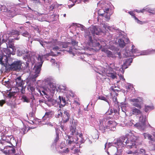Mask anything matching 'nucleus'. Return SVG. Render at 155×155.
I'll use <instances>...</instances> for the list:
<instances>
[{"label": "nucleus", "mask_w": 155, "mask_h": 155, "mask_svg": "<svg viewBox=\"0 0 155 155\" xmlns=\"http://www.w3.org/2000/svg\"><path fill=\"white\" fill-rule=\"evenodd\" d=\"M6 51L7 52L8 54V56H9V54H11V52L9 49H7L6 50Z\"/></svg>", "instance_id": "60"}, {"label": "nucleus", "mask_w": 155, "mask_h": 155, "mask_svg": "<svg viewBox=\"0 0 155 155\" xmlns=\"http://www.w3.org/2000/svg\"><path fill=\"white\" fill-rule=\"evenodd\" d=\"M136 137L134 136L130 138V140L126 136L122 137L117 140L115 145H117L118 147H124L126 146L128 148H136Z\"/></svg>", "instance_id": "2"}, {"label": "nucleus", "mask_w": 155, "mask_h": 155, "mask_svg": "<svg viewBox=\"0 0 155 155\" xmlns=\"http://www.w3.org/2000/svg\"><path fill=\"white\" fill-rule=\"evenodd\" d=\"M71 44L73 45H77L78 44V42H76L74 40H72Z\"/></svg>", "instance_id": "50"}, {"label": "nucleus", "mask_w": 155, "mask_h": 155, "mask_svg": "<svg viewBox=\"0 0 155 155\" xmlns=\"http://www.w3.org/2000/svg\"><path fill=\"white\" fill-rule=\"evenodd\" d=\"M2 56L0 55V63L2 65L4 64L2 61Z\"/></svg>", "instance_id": "56"}, {"label": "nucleus", "mask_w": 155, "mask_h": 155, "mask_svg": "<svg viewBox=\"0 0 155 155\" xmlns=\"http://www.w3.org/2000/svg\"><path fill=\"white\" fill-rule=\"evenodd\" d=\"M52 50L54 51H64V50H62L61 49V48L58 46H55L54 47H53L52 48Z\"/></svg>", "instance_id": "34"}, {"label": "nucleus", "mask_w": 155, "mask_h": 155, "mask_svg": "<svg viewBox=\"0 0 155 155\" xmlns=\"http://www.w3.org/2000/svg\"><path fill=\"white\" fill-rule=\"evenodd\" d=\"M95 100H94L93 101V100H92L90 103H89V104H88V105H91V106H92V107H93L94 106V104L95 103Z\"/></svg>", "instance_id": "43"}, {"label": "nucleus", "mask_w": 155, "mask_h": 155, "mask_svg": "<svg viewBox=\"0 0 155 155\" xmlns=\"http://www.w3.org/2000/svg\"><path fill=\"white\" fill-rule=\"evenodd\" d=\"M101 51L106 53L107 56L112 60H114L116 57L114 53L108 50L107 48H102L101 49Z\"/></svg>", "instance_id": "14"}, {"label": "nucleus", "mask_w": 155, "mask_h": 155, "mask_svg": "<svg viewBox=\"0 0 155 155\" xmlns=\"http://www.w3.org/2000/svg\"><path fill=\"white\" fill-rule=\"evenodd\" d=\"M69 150L68 148H64L63 150V151H61V153H67L69 152Z\"/></svg>", "instance_id": "39"}, {"label": "nucleus", "mask_w": 155, "mask_h": 155, "mask_svg": "<svg viewBox=\"0 0 155 155\" xmlns=\"http://www.w3.org/2000/svg\"><path fill=\"white\" fill-rule=\"evenodd\" d=\"M119 75V76L120 80H122L123 82H124L125 81V79L124 78L123 76L121 74Z\"/></svg>", "instance_id": "46"}, {"label": "nucleus", "mask_w": 155, "mask_h": 155, "mask_svg": "<svg viewBox=\"0 0 155 155\" xmlns=\"http://www.w3.org/2000/svg\"><path fill=\"white\" fill-rule=\"evenodd\" d=\"M27 128L26 127H23L22 128V131L24 134H25L27 131H26Z\"/></svg>", "instance_id": "57"}, {"label": "nucleus", "mask_w": 155, "mask_h": 155, "mask_svg": "<svg viewBox=\"0 0 155 155\" xmlns=\"http://www.w3.org/2000/svg\"><path fill=\"white\" fill-rule=\"evenodd\" d=\"M143 135L144 136L145 139L147 138L151 140H153V138L152 137V136L150 134L147 133H144L143 134Z\"/></svg>", "instance_id": "30"}, {"label": "nucleus", "mask_w": 155, "mask_h": 155, "mask_svg": "<svg viewBox=\"0 0 155 155\" xmlns=\"http://www.w3.org/2000/svg\"><path fill=\"white\" fill-rule=\"evenodd\" d=\"M71 45V44L69 42H62L61 44L60 45V47L61 48H69V50H68V51L70 53H72V49L69 46V45Z\"/></svg>", "instance_id": "19"}, {"label": "nucleus", "mask_w": 155, "mask_h": 155, "mask_svg": "<svg viewBox=\"0 0 155 155\" xmlns=\"http://www.w3.org/2000/svg\"><path fill=\"white\" fill-rule=\"evenodd\" d=\"M22 98L23 100V101L24 102L29 103L30 102V100L25 96H23Z\"/></svg>", "instance_id": "38"}, {"label": "nucleus", "mask_w": 155, "mask_h": 155, "mask_svg": "<svg viewBox=\"0 0 155 155\" xmlns=\"http://www.w3.org/2000/svg\"><path fill=\"white\" fill-rule=\"evenodd\" d=\"M129 101L131 104L139 109L142 108L141 104L143 103V101L140 97L137 98H131L129 99Z\"/></svg>", "instance_id": "8"}, {"label": "nucleus", "mask_w": 155, "mask_h": 155, "mask_svg": "<svg viewBox=\"0 0 155 155\" xmlns=\"http://www.w3.org/2000/svg\"><path fill=\"white\" fill-rule=\"evenodd\" d=\"M28 87L31 91L32 94L34 93L35 94H36L35 93V88L34 87L31 86V85H29L28 86Z\"/></svg>", "instance_id": "36"}, {"label": "nucleus", "mask_w": 155, "mask_h": 155, "mask_svg": "<svg viewBox=\"0 0 155 155\" xmlns=\"http://www.w3.org/2000/svg\"><path fill=\"white\" fill-rule=\"evenodd\" d=\"M98 99H100L101 100H104L106 102H107L108 104L110 105V103L109 101L108 100V99L105 97L103 96H100L98 97Z\"/></svg>", "instance_id": "32"}, {"label": "nucleus", "mask_w": 155, "mask_h": 155, "mask_svg": "<svg viewBox=\"0 0 155 155\" xmlns=\"http://www.w3.org/2000/svg\"><path fill=\"white\" fill-rule=\"evenodd\" d=\"M18 55L19 56L24 55V58L25 60H28L30 57V55L29 54V51L27 50H22L20 51L18 53Z\"/></svg>", "instance_id": "16"}, {"label": "nucleus", "mask_w": 155, "mask_h": 155, "mask_svg": "<svg viewBox=\"0 0 155 155\" xmlns=\"http://www.w3.org/2000/svg\"><path fill=\"white\" fill-rule=\"evenodd\" d=\"M36 90L38 92L41 96H43L44 95L48 96V94L45 90H41L37 88Z\"/></svg>", "instance_id": "29"}, {"label": "nucleus", "mask_w": 155, "mask_h": 155, "mask_svg": "<svg viewBox=\"0 0 155 155\" xmlns=\"http://www.w3.org/2000/svg\"><path fill=\"white\" fill-rule=\"evenodd\" d=\"M62 111L61 109L58 110V118L62 117L63 116Z\"/></svg>", "instance_id": "37"}, {"label": "nucleus", "mask_w": 155, "mask_h": 155, "mask_svg": "<svg viewBox=\"0 0 155 155\" xmlns=\"http://www.w3.org/2000/svg\"><path fill=\"white\" fill-rule=\"evenodd\" d=\"M59 139V138L58 133H56V137L54 140V143H56L58 141Z\"/></svg>", "instance_id": "40"}, {"label": "nucleus", "mask_w": 155, "mask_h": 155, "mask_svg": "<svg viewBox=\"0 0 155 155\" xmlns=\"http://www.w3.org/2000/svg\"><path fill=\"white\" fill-rule=\"evenodd\" d=\"M58 98L60 100V107L61 106L62 107H64L66 104V101L65 97L59 96L58 97Z\"/></svg>", "instance_id": "22"}, {"label": "nucleus", "mask_w": 155, "mask_h": 155, "mask_svg": "<svg viewBox=\"0 0 155 155\" xmlns=\"http://www.w3.org/2000/svg\"><path fill=\"white\" fill-rule=\"evenodd\" d=\"M147 120V116L141 115L139 117L140 123L135 124L134 126L140 130H143L146 128V122Z\"/></svg>", "instance_id": "5"}, {"label": "nucleus", "mask_w": 155, "mask_h": 155, "mask_svg": "<svg viewBox=\"0 0 155 155\" xmlns=\"http://www.w3.org/2000/svg\"><path fill=\"white\" fill-rule=\"evenodd\" d=\"M118 43L121 47L123 48L125 45V40L123 38H120L118 40Z\"/></svg>", "instance_id": "27"}, {"label": "nucleus", "mask_w": 155, "mask_h": 155, "mask_svg": "<svg viewBox=\"0 0 155 155\" xmlns=\"http://www.w3.org/2000/svg\"><path fill=\"white\" fill-rule=\"evenodd\" d=\"M132 113L133 115H138L141 113V111L140 109L137 108L135 107H133L131 110Z\"/></svg>", "instance_id": "24"}, {"label": "nucleus", "mask_w": 155, "mask_h": 155, "mask_svg": "<svg viewBox=\"0 0 155 155\" xmlns=\"http://www.w3.org/2000/svg\"><path fill=\"white\" fill-rule=\"evenodd\" d=\"M132 48L130 50H128L127 48L125 50V53H123L124 57H132L133 56H137L140 55H146L152 54L155 51V50L148 49L142 51L140 54L134 55L133 54L138 53L139 51L136 48H134L135 46L133 45L131 47Z\"/></svg>", "instance_id": "3"}, {"label": "nucleus", "mask_w": 155, "mask_h": 155, "mask_svg": "<svg viewBox=\"0 0 155 155\" xmlns=\"http://www.w3.org/2000/svg\"><path fill=\"white\" fill-rule=\"evenodd\" d=\"M110 89L113 91L114 92H116V91H117V92H118V90H117V89H114V86H112L111 87H110Z\"/></svg>", "instance_id": "55"}, {"label": "nucleus", "mask_w": 155, "mask_h": 155, "mask_svg": "<svg viewBox=\"0 0 155 155\" xmlns=\"http://www.w3.org/2000/svg\"><path fill=\"white\" fill-rule=\"evenodd\" d=\"M112 149L114 151V154L112 153L111 155H120V153L118 151L117 147H112Z\"/></svg>", "instance_id": "28"}, {"label": "nucleus", "mask_w": 155, "mask_h": 155, "mask_svg": "<svg viewBox=\"0 0 155 155\" xmlns=\"http://www.w3.org/2000/svg\"><path fill=\"white\" fill-rule=\"evenodd\" d=\"M54 115V112L52 110H47L42 118V122L48 121Z\"/></svg>", "instance_id": "11"}, {"label": "nucleus", "mask_w": 155, "mask_h": 155, "mask_svg": "<svg viewBox=\"0 0 155 155\" xmlns=\"http://www.w3.org/2000/svg\"><path fill=\"white\" fill-rule=\"evenodd\" d=\"M8 96L10 98H12L13 96H14L13 94L12 93L10 92L8 94Z\"/></svg>", "instance_id": "58"}, {"label": "nucleus", "mask_w": 155, "mask_h": 155, "mask_svg": "<svg viewBox=\"0 0 155 155\" xmlns=\"http://www.w3.org/2000/svg\"><path fill=\"white\" fill-rule=\"evenodd\" d=\"M146 11L150 13H152V14H155L154 9H151L150 8H146Z\"/></svg>", "instance_id": "35"}, {"label": "nucleus", "mask_w": 155, "mask_h": 155, "mask_svg": "<svg viewBox=\"0 0 155 155\" xmlns=\"http://www.w3.org/2000/svg\"><path fill=\"white\" fill-rule=\"evenodd\" d=\"M102 15H104V16L105 18H106L107 21L109 20L110 18V16L109 15H107L105 14H102Z\"/></svg>", "instance_id": "52"}, {"label": "nucleus", "mask_w": 155, "mask_h": 155, "mask_svg": "<svg viewBox=\"0 0 155 155\" xmlns=\"http://www.w3.org/2000/svg\"><path fill=\"white\" fill-rule=\"evenodd\" d=\"M22 35L24 36L27 37L29 35V33L28 31H25L22 33Z\"/></svg>", "instance_id": "47"}, {"label": "nucleus", "mask_w": 155, "mask_h": 155, "mask_svg": "<svg viewBox=\"0 0 155 155\" xmlns=\"http://www.w3.org/2000/svg\"><path fill=\"white\" fill-rule=\"evenodd\" d=\"M22 63L20 61H14L10 65V68L13 71L19 70L21 68Z\"/></svg>", "instance_id": "10"}, {"label": "nucleus", "mask_w": 155, "mask_h": 155, "mask_svg": "<svg viewBox=\"0 0 155 155\" xmlns=\"http://www.w3.org/2000/svg\"><path fill=\"white\" fill-rule=\"evenodd\" d=\"M113 111L114 112L115 114L117 113L118 112V110L117 109L114 108H113Z\"/></svg>", "instance_id": "62"}, {"label": "nucleus", "mask_w": 155, "mask_h": 155, "mask_svg": "<svg viewBox=\"0 0 155 155\" xmlns=\"http://www.w3.org/2000/svg\"><path fill=\"white\" fill-rule=\"evenodd\" d=\"M1 139L3 141V142L5 143V142L11 143V141L12 138V137L11 136H5V135L3 133L1 134Z\"/></svg>", "instance_id": "18"}, {"label": "nucleus", "mask_w": 155, "mask_h": 155, "mask_svg": "<svg viewBox=\"0 0 155 155\" xmlns=\"http://www.w3.org/2000/svg\"><path fill=\"white\" fill-rule=\"evenodd\" d=\"M16 82V85L18 87H23V82L22 80L21 79V76H19L17 77L15 80Z\"/></svg>", "instance_id": "20"}, {"label": "nucleus", "mask_w": 155, "mask_h": 155, "mask_svg": "<svg viewBox=\"0 0 155 155\" xmlns=\"http://www.w3.org/2000/svg\"><path fill=\"white\" fill-rule=\"evenodd\" d=\"M44 124H47L48 126L52 127L53 126V124L52 123H51V122H45V123H43Z\"/></svg>", "instance_id": "53"}, {"label": "nucleus", "mask_w": 155, "mask_h": 155, "mask_svg": "<svg viewBox=\"0 0 155 155\" xmlns=\"http://www.w3.org/2000/svg\"><path fill=\"white\" fill-rule=\"evenodd\" d=\"M58 89L60 91H64L67 90V87L66 86L63 85H60L58 87Z\"/></svg>", "instance_id": "33"}, {"label": "nucleus", "mask_w": 155, "mask_h": 155, "mask_svg": "<svg viewBox=\"0 0 155 155\" xmlns=\"http://www.w3.org/2000/svg\"><path fill=\"white\" fill-rule=\"evenodd\" d=\"M101 25H103L105 30L108 31H116L118 33V37L123 38L125 36L123 34V32L121 30H119L118 28L115 27L114 25L110 26L109 24L107 23H102Z\"/></svg>", "instance_id": "4"}, {"label": "nucleus", "mask_w": 155, "mask_h": 155, "mask_svg": "<svg viewBox=\"0 0 155 155\" xmlns=\"http://www.w3.org/2000/svg\"><path fill=\"white\" fill-rule=\"evenodd\" d=\"M12 33L14 35H18L19 34V32L16 30H13L12 31Z\"/></svg>", "instance_id": "45"}, {"label": "nucleus", "mask_w": 155, "mask_h": 155, "mask_svg": "<svg viewBox=\"0 0 155 155\" xmlns=\"http://www.w3.org/2000/svg\"><path fill=\"white\" fill-rule=\"evenodd\" d=\"M90 42L89 43V45L93 47H95L98 46L100 48L101 47V45H100L99 42L100 41L102 43V40L98 39L97 40L95 39L94 38V40L92 39V38L91 36H89Z\"/></svg>", "instance_id": "9"}, {"label": "nucleus", "mask_w": 155, "mask_h": 155, "mask_svg": "<svg viewBox=\"0 0 155 155\" xmlns=\"http://www.w3.org/2000/svg\"><path fill=\"white\" fill-rule=\"evenodd\" d=\"M128 13L132 16L134 18L136 22L138 24H142V21L139 20L137 17L135 16L133 12L132 11H130L128 12Z\"/></svg>", "instance_id": "26"}, {"label": "nucleus", "mask_w": 155, "mask_h": 155, "mask_svg": "<svg viewBox=\"0 0 155 155\" xmlns=\"http://www.w3.org/2000/svg\"><path fill=\"white\" fill-rule=\"evenodd\" d=\"M112 99L113 101V102L115 104H116L118 103V102L117 101V98L116 97L114 96L112 98Z\"/></svg>", "instance_id": "44"}, {"label": "nucleus", "mask_w": 155, "mask_h": 155, "mask_svg": "<svg viewBox=\"0 0 155 155\" xmlns=\"http://www.w3.org/2000/svg\"><path fill=\"white\" fill-rule=\"evenodd\" d=\"M45 82L47 84V88L51 94H54L55 91L57 90L56 85L52 81V80L49 78H47L45 80Z\"/></svg>", "instance_id": "7"}, {"label": "nucleus", "mask_w": 155, "mask_h": 155, "mask_svg": "<svg viewBox=\"0 0 155 155\" xmlns=\"http://www.w3.org/2000/svg\"><path fill=\"white\" fill-rule=\"evenodd\" d=\"M111 117L107 116L104 117L102 119L99 120V130L102 133L109 130L114 131L116 129L117 123L114 121L110 120Z\"/></svg>", "instance_id": "1"}, {"label": "nucleus", "mask_w": 155, "mask_h": 155, "mask_svg": "<svg viewBox=\"0 0 155 155\" xmlns=\"http://www.w3.org/2000/svg\"><path fill=\"white\" fill-rule=\"evenodd\" d=\"M135 152H136V154L138 155V154H142L145 155H147L146 153L145 150L143 149H140L138 150H135Z\"/></svg>", "instance_id": "25"}, {"label": "nucleus", "mask_w": 155, "mask_h": 155, "mask_svg": "<svg viewBox=\"0 0 155 155\" xmlns=\"http://www.w3.org/2000/svg\"><path fill=\"white\" fill-rule=\"evenodd\" d=\"M110 76L112 79H114L116 78V76L115 75H114V74L111 73H110Z\"/></svg>", "instance_id": "51"}, {"label": "nucleus", "mask_w": 155, "mask_h": 155, "mask_svg": "<svg viewBox=\"0 0 155 155\" xmlns=\"http://www.w3.org/2000/svg\"><path fill=\"white\" fill-rule=\"evenodd\" d=\"M68 139L67 140V142L68 143V145H73L74 146V144H75L76 142V141L78 142H76V143H78L79 142H80L81 143H83L84 142V140H82L81 139L80 140V139L78 138H77V139H75V141L73 139V137L72 136H68Z\"/></svg>", "instance_id": "13"}, {"label": "nucleus", "mask_w": 155, "mask_h": 155, "mask_svg": "<svg viewBox=\"0 0 155 155\" xmlns=\"http://www.w3.org/2000/svg\"><path fill=\"white\" fill-rule=\"evenodd\" d=\"M5 103V100H0V106L2 107L3 104Z\"/></svg>", "instance_id": "48"}, {"label": "nucleus", "mask_w": 155, "mask_h": 155, "mask_svg": "<svg viewBox=\"0 0 155 155\" xmlns=\"http://www.w3.org/2000/svg\"><path fill=\"white\" fill-rule=\"evenodd\" d=\"M9 154H14L15 153V150L14 148H12L11 149H9Z\"/></svg>", "instance_id": "41"}, {"label": "nucleus", "mask_w": 155, "mask_h": 155, "mask_svg": "<svg viewBox=\"0 0 155 155\" xmlns=\"http://www.w3.org/2000/svg\"><path fill=\"white\" fill-rule=\"evenodd\" d=\"M133 59L132 58H127L125 61L122 67L120 69V71L123 74L124 72V69L127 68L130 65L131 63L132 62Z\"/></svg>", "instance_id": "12"}, {"label": "nucleus", "mask_w": 155, "mask_h": 155, "mask_svg": "<svg viewBox=\"0 0 155 155\" xmlns=\"http://www.w3.org/2000/svg\"><path fill=\"white\" fill-rule=\"evenodd\" d=\"M70 132L71 134L76 136L78 135V133L75 127L71 126L70 127Z\"/></svg>", "instance_id": "23"}, {"label": "nucleus", "mask_w": 155, "mask_h": 155, "mask_svg": "<svg viewBox=\"0 0 155 155\" xmlns=\"http://www.w3.org/2000/svg\"><path fill=\"white\" fill-rule=\"evenodd\" d=\"M101 68L102 70H100L99 69H97L96 70H95V71L101 76L104 75L105 74V71L102 68Z\"/></svg>", "instance_id": "31"}, {"label": "nucleus", "mask_w": 155, "mask_h": 155, "mask_svg": "<svg viewBox=\"0 0 155 155\" xmlns=\"http://www.w3.org/2000/svg\"><path fill=\"white\" fill-rule=\"evenodd\" d=\"M154 109V106L152 104L150 105H145L144 106V110L147 113L151 110H153Z\"/></svg>", "instance_id": "21"}, {"label": "nucleus", "mask_w": 155, "mask_h": 155, "mask_svg": "<svg viewBox=\"0 0 155 155\" xmlns=\"http://www.w3.org/2000/svg\"><path fill=\"white\" fill-rule=\"evenodd\" d=\"M111 144L110 143H108L107 144V143H106L105 144V148H106L107 147L108 148H109L111 146Z\"/></svg>", "instance_id": "54"}, {"label": "nucleus", "mask_w": 155, "mask_h": 155, "mask_svg": "<svg viewBox=\"0 0 155 155\" xmlns=\"http://www.w3.org/2000/svg\"><path fill=\"white\" fill-rule=\"evenodd\" d=\"M110 113H109V112H106V114L107 115H108V114L110 115V114L113 113V112H114L113 110L112 109H110Z\"/></svg>", "instance_id": "59"}, {"label": "nucleus", "mask_w": 155, "mask_h": 155, "mask_svg": "<svg viewBox=\"0 0 155 155\" xmlns=\"http://www.w3.org/2000/svg\"><path fill=\"white\" fill-rule=\"evenodd\" d=\"M122 54V52H118L117 54L118 55L119 57L120 58H121V57L120 56V55H121Z\"/></svg>", "instance_id": "63"}, {"label": "nucleus", "mask_w": 155, "mask_h": 155, "mask_svg": "<svg viewBox=\"0 0 155 155\" xmlns=\"http://www.w3.org/2000/svg\"><path fill=\"white\" fill-rule=\"evenodd\" d=\"M124 103H121V109H122V111L124 112H125V111L126 110V106H124Z\"/></svg>", "instance_id": "42"}, {"label": "nucleus", "mask_w": 155, "mask_h": 155, "mask_svg": "<svg viewBox=\"0 0 155 155\" xmlns=\"http://www.w3.org/2000/svg\"><path fill=\"white\" fill-rule=\"evenodd\" d=\"M38 61H40L41 63L40 64H41L43 62V61H42V58L41 57V56L40 55H39L38 56Z\"/></svg>", "instance_id": "49"}, {"label": "nucleus", "mask_w": 155, "mask_h": 155, "mask_svg": "<svg viewBox=\"0 0 155 155\" xmlns=\"http://www.w3.org/2000/svg\"><path fill=\"white\" fill-rule=\"evenodd\" d=\"M70 115L68 110L64 111L62 117V121L64 123H65L69 121Z\"/></svg>", "instance_id": "17"}, {"label": "nucleus", "mask_w": 155, "mask_h": 155, "mask_svg": "<svg viewBox=\"0 0 155 155\" xmlns=\"http://www.w3.org/2000/svg\"><path fill=\"white\" fill-rule=\"evenodd\" d=\"M88 31L89 33H91L93 35H99L101 33H104L105 32L101 29L99 26L94 25H91L88 28Z\"/></svg>", "instance_id": "6"}, {"label": "nucleus", "mask_w": 155, "mask_h": 155, "mask_svg": "<svg viewBox=\"0 0 155 155\" xmlns=\"http://www.w3.org/2000/svg\"><path fill=\"white\" fill-rule=\"evenodd\" d=\"M42 65V63L38 65L37 66L34 68L35 73V74L32 78V79L33 81H36V78L38 76V74L41 71Z\"/></svg>", "instance_id": "15"}, {"label": "nucleus", "mask_w": 155, "mask_h": 155, "mask_svg": "<svg viewBox=\"0 0 155 155\" xmlns=\"http://www.w3.org/2000/svg\"><path fill=\"white\" fill-rule=\"evenodd\" d=\"M80 151V150L78 149H75L74 150V152L75 153H77L79 152Z\"/></svg>", "instance_id": "64"}, {"label": "nucleus", "mask_w": 155, "mask_h": 155, "mask_svg": "<svg viewBox=\"0 0 155 155\" xmlns=\"http://www.w3.org/2000/svg\"><path fill=\"white\" fill-rule=\"evenodd\" d=\"M146 8L145 7L142 9L140 10V12H143L144 11H146Z\"/></svg>", "instance_id": "61"}]
</instances>
